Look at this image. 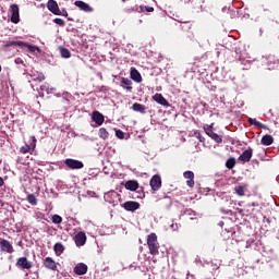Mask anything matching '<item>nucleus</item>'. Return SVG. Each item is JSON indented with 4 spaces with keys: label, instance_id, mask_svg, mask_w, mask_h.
Wrapping results in <instances>:
<instances>
[{
    "label": "nucleus",
    "instance_id": "9d476101",
    "mask_svg": "<svg viewBox=\"0 0 279 279\" xmlns=\"http://www.w3.org/2000/svg\"><path fill=\"white\" fill-rule=\"evenodd\" d=\"M0 250L1 252H7V254H12L14 252V246L8 240L0 239Z\"/></svg>",
    "mask_w": 279,
    "mask_h": 279
},
{
    "label": "nucleus",
    "instance_id": "dca6fc26",
    "mask_svg": "<svg viewBox=\"0 0 279 279\" xmlns=\"http://www.w3.org/2000/svg\"><path fill=\"white\" fill-rule=\"evenodd\" d=\"M183 175L185 180H187V186H190V189H193V186H195V173H193V171H185Z\"/></svg>",
    "mask_w": 279,
    "mask_h": 279
},
{
    "label": "nucleus",
    "instance_id": "39448f33",
    "mask_svg": "<svg viewBox=\"0 0 279 279\" xmlns=\"http://www.w3.org/2000/svg\"><path fill=\"white\" fill-rule=\"evenodd\" d=\"M124 12L126 14H132V12H138V5L136 4V0H122V3H125Z\"/></svg>",
    "mask_w": 279,
    "mask_h": 279
},
{
    "label": "nucleus",
    "instance_id": "c9c22d12",
    "mask_svg": "<svg viewBox=\"0 0 279 279\" xmlns=\"http://www.w3.org/2000/svg\"><path fill=\"white\" fill-rule=\"evenodd\" d=\"M137 12H154V7H143V5H140Z\"/></svg>",
    "mask_w": 279,
    "mask_h": 279
},
{
    "label": "nucleus",
    "instance_id": "423d86ee",
    "mask_svg": "<svg viewBox=\"0 0 279 279\" xmlns=\"http://www.w3.org/2000/svg\"><path fill=\"white\" fill-rule=\"evenodd\" d=\"M15 265L16 267H19V269H32V267H34V263L28 260L27 257L17 258V262Z\"/></svg>",
    "mask_w": 279,
    "mask_h": 279
},
{
    "label": "nucleus",
    "instance_id": "de8ad7c7",
    "mask_svg": "<svg viewBox=\"0 0 279 279\" xmlns=\"http://www.w3.org/2000/svg\"><path fill=\"white\" fill-rule=\"evenodd\" d=\"M3 184H5V182L3 181V178L0 177V187L3 186Z\"/></svg>",
    "mask_w": 279,
    "mask_h": 279
},
{
    "label": "nucleus",
    "instance_id": "c756f323",
    "mask_svg": "<svg viewBox=\"0 0 279 279\" xmlns=\"http://www.w3.org/2000/svg\"><path fill=\"white\" fill-rule=\"evenodd\" d=\"M59 50H60L61 58H65V59L71 58V51L69 49L64 47H60Z\"/></svg>",
    "mask_w": 279,
    "mask_h": 279
},
{
    "label": "nucleus",
    "instance_id": "4c0bfd02",
    "mask_svg": "<svg viewBox=\"0 0 279 279\" xmlns=\"http://www.w3.org/2000/svg\"><path fill=\"white\" fill-rule=\"evenodd\" d=\"M32 147L29 145H24L20 148L21 154H29Z\"/></svg>",
    "mask_w": 279,
    "mask_h": 279
},
{
    "label": "nucleus",
    "instance_id": "6e6552de",
    "mask_svg": "<svg viewBox=\"0 0 279 279\" xmlns=\"http://www.w3.org/2000/svg\"><path fill=\"white\" fill-rule=\"evenodd\" d=\"M149 184H150V187L153 189V191H160V189L162 186V179L160 178V174L153 175Z\"/></svg>",
    "mask_w": 279,
    "mask_h": 279
},
{
    "label": "nucleus",
    "instance_id": "f03ea898",
    "mask_svg": "<svg viewBox=\"0 0 279 279\" xmlns=\"http://www.w3.org/2000/svg\"><path fill=\"white\" fill-rule=\"evenodd\" d=\"M64 165H65V167H68V169H72V170L84 169V162H82L77 159L68 158L64 160Z\"/></svg>",
    "mask_w": 279,
    "mask_h": 279
},
{
    "label": "nucleus",
    "instance_id": "79ce46f5",
    "mask_svg": "<svg viewBox=\"0 0 279 279\" xmlns=\"http://www.w3.org/2000/svg\"><path fill=\"white\" fill-rule=\"evenodd\" d=\"M59 16H69V12H66V10L65 9H63L62 11H60V14H59Z\"/></svg>",
    "mask_w": 279,
    "mask_h": 279
},
{
    "label": "nucleus",
    "instance_id": "603ef678",
    "mask_svg": "<svg viewBox=\"0 0 279 279\" xmlns=\"http://www.w3.org/2000/svg\"><path fill=\"white\" fill-rule=\"evenodd\" d=\"M1 71H2V68H1V65H0V73H1Z\"/></svg>",
    "mask_w": 279,
    "mask_h": 279
},
{
    "label": "nucleus",
    "instance_id": "393cba45",
    "mask_svg": "<svg viewBox=\"0 0 279 279\" xmlns=\"http://www.w3.org/2000/svg\"><path fill=\"white\" fill-rule=\"evenodd\" d=\"M268 64L271 66V69H279V59L278 57H269L268 58Z\"/></svg>",
    "mask_w": 279,
    "mask_h": 279
},
{
    "label": "nucleus",
    "instance_id": "9b49d317",
    "mask_svg": "<svg viewBox=\"0 0 279 279\" xmlns=\"http://www.w3.org/2000/svg\"><path fill=\"white\" fill-rule=\"evenodd\" d=\"M44 267H46V269H50V271H58V263H56L51 257H46L44 259Z\"/></svg>",
    "mask_w": 279,
    "mask_h": 279
},
{
    "label": "nucleus",
    "instance_id": "5701e85b",
    "mask_svg": "<svg viewBox=\"0 0 279 279\" xmlns=\"http://www.w3.org/2000/svg\"><path fill=\"white\" fill-rule=\"evenodd\" d=\"M262 145H265L266 147H269V145H274V136L270 134H266L260 140Z\"/></svg>",
    "mask_w": 279,
    "mask_h": 279
},
{
    "label": "nucleus",
    "instance_id": "a878e982",
    "mask_svg": "<svg viewBox=\"0 0 279 279\" xmlns=\"http://www.w3.org/2000/svg\"><path fill=\"white\" fill-rule=\"evenodd\" d=\"M248 123L251 125H255V128H260L262 130H267V126L263 123H260L256 118H250Z\"/></svg>",
    "mask_w": 279,
    "mask_h": 279
},
{
    "label": "nucleus",
    "instance_id": "2f4dec72",
    "mask_svg": "<svg viewBox=\"0 0 279 279\" xmlns=\"http://www.w3.org/2000/svg\"><path fill=\"white\" fill-rule=\"evenodd\" d=\"M234 191H235L236 195H239L240 197H243V195H245V186L244 185L235 186Z\"/></svg>",
    "mask_w": 279,
    "mask_h": 279
},
{
    "label": "nucleus",
    "instance_id": "3c124183",
    "mask_svg": "<svg viewBox=\"0 0 279 279\" xmlns=\"http://www.w3.org/2000/svg\"><path fill=\"white\" fill-rule=\"evenodd\" d=\"M68 21H73V19L69 17Z\"/></svg>",
    "mask_w": 279,
    "mask_h": 279
},
{
    "label": "nucleus",
    "instance_id": "7ed1b4c3",
    "mask_svg": "<svg viewBox=\"0 0 279 279\" xmlns=\"http://www.w3.org/2000/svg\"><path fill=\"white\" fill-rule=\"evenodd\" d=\"M10 8H11V23H14L16 25L21 22L19 4H11Z\"/></svg>",
    "mask_w": 279,
    "mask_h": 279
},
{
    "label": "nucleus",
    "instance_id": "72a5a7b5",
    "mask_svg": "<svg viewBox=\"0 0 279 279\" xmlns=\"http://www.w3.org/2000/svg\"><path fill=\"white\" fill-rule=\"evenodd\" d=\"M192 8L199 10L204 4V0H191Z\"/></svg>",
    "mask_w": 279,
    "mask_h": 279
},
{
    "label": "nucleus",
    "instance_id": "c03bdc74",
    "mask_svg": "<svg viewBox=\"0 0 279 279\" xmlns=\"http://www.w3.org/2000/svg\"><path fill=\"white\" fill-rule=\"evenodd\" d=\"M40 90L45 93V90H49V87H47V85H41Z\"/></svg>",
    "mask_w": 279,
    "mask_h": 279
},
{
    "label": "nucleus",
    "instance_id": "c85d7f7f",
    "mask_svg": "<svg viewBox=\"0 0 279 279\" xmlns=\"http://www.w3.org/2000/svg\"><path fill=\"white\" fill-rule=\"evenodd\" d=\"M226 167H227V169H234V167H236V159L234 157H230L226 161Z\"/></svg>",
    "mask_w": 279,
    "mask_h": 279
},
{
    "label": "nucleus",
    "instance_id": "bb28decb",
    "mask_svg": "<svg viewBox=\"0 0 279 279\" xmlns=\"http://www.w3.org/2000/svg\"><path fill=\"white\" fill-rule=\"evenodd\" d=\"M53 250L57 256L64 254V245L60 242L54 244Z\"/></svg>",
    "mask_w": 279,
    "mask_h": 279
},
{
    "label": "nucleus",
    "instance_id": "4468645a",
    "mask_svg": "<svg viewBox=\"0 0 279 279\" xmlns=\"http://www.w3.org/2000/svg\"><path fill=\"white\" fill-rule=\"evenodd\" d=\"M74 274H76V276H85V274H87L88 271V266L84 263H78L75 267H74Z\"/></svg>",
    "mask_w": 279,
    "mask_h": 279
},
{
    "label": "nucleus",
    "instance_id": "1a4fd4ad",
    "mask_svg": "<svg viewBox=\"0 0 279 279\" xmlns=\"http://www.w3.org/2000/svg\"><path fill=\"white\" fill-rule=\"evenodd\" d=\"M123 208L129 213H134L135 210H138V208H141V204L138 202L128 201L123 204Z\"/></svg>",
    "mask_w": 279,
    "mask_h": 279
},
{
    "label": "nucleus",
    "instance_id": "f257e3e1",
    "mask_svg": "<svg viewBox=\"0 0 279 279\" xmlns=\"http://www.w3.org/2000/svg\"><path fill=\"white\" fill-rule=\"evenodd\" d=\"M147 245L151 256H158L160 254V243H158V235L156 233L147 235Z\"/></svg>",
    "mask_w": 279,
    "mask_h": 279
},
{
    "label": "nucleus",
    "instance_id": "0eeeda50",
    "mask_svg": "<svg viewBox=\"0 0 279 279\" xmlns=\"http://www.w3.org/2000/svg\"><path fill=\"white\" fill-rule=\"evenodd\" d=\"M252 156H254V149H252V147H248L239 156L238 160L243 163L250 162L252 160Z\"/></svg>",
    "mask_w": 279,
    "mask_h": 279
},
{
    "label": "nucleus",
    "instance_id": "b1692460",
    "mask_svg": "<svg viewBox=\"0 0 279 279\" xmlns=\"http://www.w3.org/2000/svg\"><path fill=\"white\" fill-rule=\"evenodd\" d=\"M207 136H209V138H211V141H214L215 143H218V145L223 143V137L215 133V131L207 133Z\"/></svg>",
    "mask_w": 279,
    "mask_h": 279
},
{
    "label": "nucleus",
    "instance_id": "a18cd8bd",
    "mask_svg": "<svg viewBox=\"0 0 279 279\" xmlns=\"http://www.w3.org/2000/svg\"><path fill=\"white\" fill-rule=\"evenodd\" d=\"M15 64H23V59L16 58L15 59Z\"/></svg>",
    "mask_w": 279,
    "mask_h": 279
},
{
    "label": "nucleus",
    "instance_id": "49530a36",
    "mask_svg": "<svg viewBox=\"0 0 279 279\" xmlns=\"http://www.w3.org/2000/svg\"><path fill=\"white\" fill-rule=\"evenodd\" d=\"M171 228H172V230H178V223H172Z\"/></svg>",
    "mask_w": 279,
    "mask_h": 279
},
{
    "label": "nucleus",
    "instance_id": "6ab92c4d",
    "mask_svg": "<svg viewBox=\"0 0 279 279\" xmlns=\"http://www.w3.org/2000/svg\"><path fill=\"white\" fill-rule=\"evenodd\" d=\"M131 80H133V82H136L137 84H141L143 82V76L141 75V72L136 70V68L131 69Z\"/></svg>",
    "mask_w": 279,
    "mask_h": 279
},
{
    "label": "nucleus",
    "instance_id": "37998d69",
    "mask_svg": "<svg viewBox=\"0 0 279 279\" xmlns=\"http://www.w3.org/2000/svg\"><path fill=\"white\" fill-rule=\"evenodd\" d=\"M31 138H32L31 145L33 146V149H35L36 148V136H32Z\"/></svg>",
    "mask_w": 279,
    "mask_h": 279
},
{
    "label": "nucleus",
    "instance_id": "8fccbe9b",
    "mask_svg": "<svg viewBox=\"0 0 279 279\" xmlns=\"http://www.w3.org/2000/svg\"><path fill=\"white\" fill-rule=\"evenodd\" d=\"M39 95H40V97H45V94H43V93H39Z\"/></svg>",
    "mask_w": 279,
    "mask_h": 279
},
{
    "label": "nucleus",
    "instance_id": "ea45409f",
    "mask_svg": "<svg viewBox=\"0 0 279 279\" xmlns=\"http://www.w3.org/2000/svg\"><path fill=\"white\" fill-rule=\"evenodd\" d=\"M214 125H215V123L204 126L205 134H210V132H215V131H213Z\"/></svg>",
    "mask_w": 279,
    "mask_h": 279
},
{
    "label": "nucleus",
    "instance_id": "4be33fe9",
    "mask_svg": "<svg viewBox=\"0 0 279 279\" xmlns=\"http://www.w3.org/2000/svg\"><path fill=\"white\" fill-rule=\"evenodd\" d=\"M132 110H134V112H140L141 114H145L147 112L145 105L138 102L132 105Z\"/></svg>",
    "mask_w": 279,
    "mask_h": 279
},
{
    "label": "nucleus",
    "instance_id": "f8f14e48",
    "mask_svg": "<svg viewBox=\"0 0 279 279\" xmlns=\"http://www.w3.org/2000/svg\"><path fill=\"white\" fill-rule=\"evenodd\" d=\"M47 8L49 12L56 15H60V7L58 5V2L56 0H48Z\"/></svg>",
    "mask_w": 279,
    "mask_h": 279
},
{
    "label": "nucleus",
    "instance_id": "e433bc0d",
    "mask_svg": "<svg viewBox=\"0 0 279 279\" xmlns=\"http://www.w3.org/2000/svg\"><path fill=\"white\" fill-rule=\"evenodd\" d=\"M53 23H56V25H59L60 27H64V25H66V23L64 22V20L60 19V17H56L53 20Z\"/></svg>",
    "mask_w": 279,
    "mask_h": 279
},
{
    "label": "nucleus",
    "instance_id": "2eb2a0df",
    "mask_svg": "<svg viewBox=\"0 0 279 279\" xmlns=\"http://www.w3.org/2000/svg\"><path fill=\"white\" fill-rule=\"evenodd\" d=\"M92 121L96 123V125H104L106 118L99 111H93Z\"/></svg>",
    "mask_w": 279,
    "mask_h": 279
},
{
    "label": "nucleus",
    "instance_id": "a19ab883",
    "mask_svg": "<svg viewBox=\"0 0 279 279\" xmlns=\"http://www.w3.org/2000/svg\"><path fill=\"white\" fill-rule=\"evenodd\" d=\"M116 136H117V138L123 140V138H125V133L121 130H117Z\"/></svg>",
    "mask_w": 279,
    "mask_h": 279
},
{
    "label": "nucleus",
    "instance_id": "864d4df0",
    "mask_svg": "<svg viewBox=\"0 0 279 279\" xmlns=\"http://www.w3.org/2000/svg\"><path fill=\"white\" fill-rule=\"evenodd\" d=\"M251 206H256L254 203Z\"/></svg>",
    "mask_w": 279,
    "mask_h": 279
},
{
    "label": "nucleus",
    "instance_id": "58836bf2",
    "mask_svg": "<svg viewBox=\"0 0 279 279\" xmlns=\"http://www.w3.org/2000/svg\"><path fill=\"white\" fill-rule=\"evenodd\" d=\"M52 223H61L62 222V218L60 217V215H53L52 218Z\"/></svg>",
    "mask_w": 279,
    "mask_h": 279
},
{
    "label": "nucleus",
    "instance_id": "f704fd0d",
    "mask_svg": "<svg viewBox=\"0 0 279 279\" xmlns=\"http://www.w3.org/2000/svg\"><path fill=\"white\" fill-rule=\"evenodd\" d=\"M194 136L199 141V143H206V137L202 136V132L198 130L194 131Z\"/></svg>",
    "mask_w": 279,
    "mask_h": 279
},
{
    "label": "nucleus",
    "instance_id": "20e7f679",
    "mask_svg": "<svg viewBox=\"0 0 279 279\" xmlns=\"http://www.w3.org/2000/svg\"><path fill=\"white\" fill-rule=\"evenodd\" d=\"M4 47L8 49L10 47H27V49H29V51H36V49H38L36 46H32L27 43L24 41H8Z\"/></svg>",
    "mask_w": 279,
    "mask_h": 279
},
{
    "label": "nucleus",
    "instance_id": "cd10ccee",
    "mask_svg": "<svg viewBox=\"0 0 279 279\" xmlns=\"http://www.w3.org/2000/svg\"><path fill=\"white\" fill-rule=\"evenodd\" d=\"M98 136L99 138H102V141H106L109 138L110 133H108V130H106V128H100L98 131Z\"/></svg>",
    "mask_w": 279,
    "mask_h": 279
},
{
    "label": "nucleus",
    "instance_id": "aec40b11",
    "mask_svg": "<svg viewBox=\"0 0 279 279\" xmlns=\"http://www.w3.org/2000/svg\"><path fill=\"white\" fill-rule=\"evenodd\" d=\"M138 186V181L136 180H129L124 184V189H126V191H136Z\"/></svg>",
    "mask_w": 279,
    "mask_h": 279
},
{
    "label": "nucleus",
    "instance_id": "09e8293b",
    "mask_svg": "<svg viewBox=\"0 0 279 279\" xmlns=\"http://www.w3.org/2000/svg\"><path fill=\"white\" fill-rule=\"evenodd\" d=\"M245 208H252V205L248 204V205L245 206Z\"/></svg>",
    "mask_w": 279,
    "mask_h": 279
},
{
    "label": "nucleus",
    "instance_id": "7c9ffc66",
    "mask_svg": "<svg viewBox=\"0 0 279 279\" xmlns=\"http://www.w3.org/2000/svg\"><path fill=\"white\" fill-rule=\"evenodd\" d=\"M26 199L31 206H36V204H38V198H36V195L34 194H28Z\"/></svg>",
    "mask_w": 279,
    "mask_h": 279
},
{
    "label": "nucleus",
    "instance_id": "473e14b6",
    "mask_svg": "<svg viewBox=\"0 0 279 279\" xmlns=\"http://www.w3.org/2000/svg\"><path fill=\"white\" fill-rule=\"evenodd\" d=\"M33 82H45V74L37 73L32 75Z\"/></svg>",
    "mask_w": 279,
    "mask_h": 279
},
{
    "label": "nucleus",
    "instance_id": "f3484780",
    "mask_svg": "<svg viewBox=\"0 0 279 279\" xmlns=\"http://www.w3.org/2000/svg\"><path fill=\"white\" fill-rule=\"evenodd\" d=\"M74 240L77 247H82V245H86V233L84 231H80L75 235Z\"/></svg>",
    "mask_w": 279,
    "mask_h": 279
},
{
    "label": "nucleus",
    "instance_id": "a211bd4d",
    "mask_svg": "<svg viewBox=\"0 0 279 279\" xmlns=\"http://www.w3.org/2000/svg\"><path fill=\"white\" fill-rule=\"evenodd\" d=\"M74 5L82 10L83 12H93V7H90L88 3L82 1V0H76L74 2Z\"/></svg>",
    "mask_w": 279,
    "mask_h": 279
},
{
    "label": "nucleus",
    "instance_id": "412c9836",
    "mask_svg": "<svg viewBox=\"0 0 279 279\" xmlns=\"http://www.w3.org/2000/svg\"><path fill=\"white\" fill-rule=\"evenodd\" d=\"M120 86L124 88V90H132V81L130 78L121 77L120 80Z\"/></svg>",
    "mask_w": 279,
    "mask_h": 279
},
{
    "label": "nucleus",
    "instance_id": "ddd939ff",
    "mask_svg": "<svg viewBox=\"0 0 279 279\" xmlns=\"http://www.w3.org/2000/svg\"><path fill=\"white\" fill-rule=\"evenodd\" d=\"M153 99L154 101H156L160 106H163L165 108H169L171 106V104H169V101L167 100V98H165V96H162V94H155L153 96Z\"/></svg>",
    "mask_w": 279,
    "mask_h": 279
}]
</instances>
